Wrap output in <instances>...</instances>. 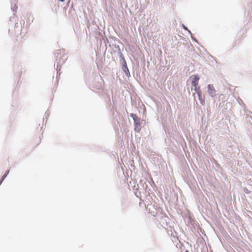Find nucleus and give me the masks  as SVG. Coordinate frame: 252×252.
<instances>
[{
    "label": "nucleus",
    "instance_id": "obj_1",
    "mask_svg": "<svg viewBox=\"0 0 252 252\" xmlns=\"http://www.w3.org/2000/svg\"><path fill=\"white\" fill-rule=\"evenodd\" d=\"M55 58L56 61L54 66H55L56 64V69L58 71L59 67H61L67 60V57L65 55L64 49H62L57 50L55 53Z\"/></svg>",
    "mask_w": 252,
    "mask_h": 252
},
{
    "label": "nucleus",
    "instance_id": "obj_2",
    "mask_svg": "<svg viewBox=\"0 0 252 252\" xmlns=\"http://www.w3.org/2000/svg\"><path fill=\"white\" fill-rule=\"evenodd\" d=\"M33 20V17H31V19H30L29 17H10V21H17L15 23V27L16 28L22 27L23 26H24L25 24V22L26 21V26L30 22H32Z\"/></svg>",
    "mask_w": 252,
    "mask_h": 252
},
{
    "label": "nucleus",
    "instance_id": "obj_3",
    "mask_svg": "<svg viewBox=\"0 0 252 252\" xmlns=\"http://www.w3.org/2000/svg\"><path fill=\"white\" fill-rule=\"evenodd\" d=\"M117 47L119 49V50H120V49L119 48V47L117 46ZM118 56H119V58H120L119 62H120V64L122 65V70H123V71L124 72V73H125V74L126 76L130 77V74L129 69L127 67L126 61L125 60L123 54L122 53V52L120 51H119L118 52Z\"/></svg>",
    "mask_w": 252,
    "mask_h": 252
},
{
    "label": "nucleus",
    "instance_id": "obj_4",
    "mask_svg": "<svg viewBox=\"0 0 252 252\" xmlns=\"http://www.w3.org/2000/svg\"><path fill=\"white\" fill-rule=\"evenodd\" d=\"M208 93L211 97H214L216 95V91L212 84H209L207 86Z\"/></svg>",
    "mask_w": 252,
    "mask_h": 252
},
{
    "label": "nucleus",
    "instance_id": "obj_5",
    "mask_svg": "<svg viewBox=\"0 0 252 252\" xmlns=\"http://www.w3.org/2000/svg\"><path fill=\"white\" fill-rule=\"evenodd\" d=\"M134 126V130L136 132H139L141 130V126H140V119L139 118L135 119L133 121Z\"/></svg>",
    "mask_w": 252,
    "mask_h": 252
},
{
    "label": "nucleus",
    "instance_id": "obj_6",
    "mask_svg": "<svg viewBox=\"0 0 252 252\" xmlns=\"http://www.w3.org/2000/svg\"><path fill=\"white\" fill-rule=\"evenodd\" d=\"M189 79L191 80V84L193 86H198L199 77L197 75H193L190 77Z\"/></svg>",
    "mask_w": 252,
    "mask_h": 252
},
{
    "label": "nucleus",
    "instance_id": "obj_7",
    "mask_svg": "<svg viewBox=\"0 0 252 252\" xmlns=\"http://www.w3.org/2000/svg\"><path fill=\"white\" fill-rule=\"evenodd\" d=\"M68 14L69 16H75V15H76V12L75 11L74 8L73 7L72 5H71L70 7L69 8V9L68 10Z\"/></svg>",
    "mask_w": 252,
    "mask_h": 252
},
{
    "label": "nucleus",
    "instance_id": "obj_8",
    "mask_svg": "<svg viewBox=\"0 0 252 252\" xmlns=\"http://www.w3.org/2000/svg\"><path fill=\"white\" fill-rule=\"evenodd\" d=\"M11 10L13 12V15H14L15 13L17 12V9H18V6L16 5V3L15 2L14 3V7L13 6V3L12 2H11Z\"/></svg>",
    "mask_w": 252,
    "mask_h": 252
},
{
    "label": "nucleus",
    "instance_id": "obj_9",
    "mask_svg": "<svg viewBox=\"0 0 252 252\" xmlns=\"http://www.w3.org/2000/svg\"><path fill=\"white\" fill-rule=\"evenodd\" d=\"M130 116L133 119V121H134L135 119L138 118V117L136 114H134L133 113H131L130 114Z\"/></svg>",
    "mask_w": 252,
    "mask_h": 252
},
{
    "label": "nucleus",
    "instance_id": "obj_10",
    "mask_svg": "<svg viewBox=\"0 0 252 252\" xmlns=\"http://www.w3.org/2000/svg\"><path fill=\"white\" fill-rule=\"evenodd\" d=\"M130 116L133 119V121H134L135 119L138 118V117L136 114H134L133 113H131L130 114Z\"/></svg>",
    "mask_w": 252,
    "mask_h": 252
},
{
    "label": "nucleus",
    "instance_id": "obj_11",
    "mask_svg": "<svg viewBox=\"0 0 252 252\" xmlns=\"http://www.w3.org/2000/svg\"><path fill=\"white\" fill-rule=\"evenodd\" d=\"M9 173V170H7L5 174L2 176V179H4Z\"/></svg>",
    "mask_w": 252,
    "mask_h": 252
},
{
    "label": "nucleus",
    "instance_id": "obj_12",
    "mask_svg": "<svg viewBox=\"0 0 252 252\" xmlns=\"http://www.w3.org/2000/svg\"><path fill=\"white\" fill-rule=\"evenodd\" d=\"M182 27L185 30L187 31L190 34H191L190 31L188 29V28L186 26L183 24Z\"/></svg>",
    "mask_w": 252,
    "mask_h": 252
},
{
    "label": "nucleus",
    "instance_id": "obj_13",
    "mask_svg": "<svg viewBox=\"0 0 252 252\" xmlns=\"http://www.w3.org/2000/svg\"><path fill=\"white\" fill-rule=\"evenodd\" d=\"M199 99V100H200V103H201L202 105H204V104H205V98H200V99Z\"/></svg>",
    "mask_w": 252,
    "mask_h": 252
},
{
    "label": "nucleus",
    "instance_id": "obj_14",
    "mask_svg": "<svg viewBox=\"0 0 252 252\" xmlns=\"http://www.w3.org/2000/svg\"><path fill=\"white\" fill-rule=\"evenodd\" d=\"M199 89H200L199 86H196V87H194V89L193 90L196 92V93H197V92H200V91H199Z\"/></svg>",
    "mask_w": 252,
    "mask_h": 252
},
{
    "label": "nucleus",
    "instance_id": "obj_15",
    "mask_svg": "<svg viewBox=\"0 0 252 252\" xmlns=\"http://www.w3.org/2000/svg\"><path fill=\"white\" fill-rule=\"evenodd\" d=\"M244 191L245 192V193L247 194L250 193V191L246 188H245L244 189Z\"/></svg>",
    "mask_w": 252,
    "mask_h": 252
},
{
    "label": "nucleus",
    "instance_id": "obj_16",
    "mask_svg": "<svg viewBox=\"0 0 252 252\" xmlns=\"http://www.w3.org/2000/svg\"><path fill=\"white\" fill-rule=\"evenodd\" d=\"M197 95L198 96V98L199 99L202 98V95H201V91L199 92H197Z\"/></svg>",
    "mask_w": 252,
    "mask_h": 252
},
{
    "label": "nucleus",
    "instance_id": "obj_17",
    "mask_svg": "<svg viewBox=\"0 0 252 252\" xmlns=\"http://www.w3.org/2000/svg\"><path fill=\"white\" fill-rule=\"evenodd\" d=\"M190 35L191 39L193 40L194 41H195L196 43H198L197 40L192 35L191 33L190 34Z\"/></svg>",
    "mask_w": 252,
    "mask_h": 252
},
{
    "label": "nucleus",
    "instance_id": "obj_18",
    "mask_svg": "<svg viewBox=\"0 0 252 252\" xmlns=\"http://www.w3.org/2000/svg\"><path fill=\"white\" fill-rule=\"evenodd\" d=\"M4 179H2V177H1L0 180V185L1 184V183H2L3 181L4 180Z\"/></svg>",
    "mask_w": 252,
    "mask_h": 252
},
{
    "label": "nucleus",
    "instance_id": "obj_19",
    "mask_svg": "<svg viewBox=\"0 0 252 252\" xmlns=\"http://www.w3.org/2000/svg\"><path fill=\"white\" fill-rule=\"evenodd\" d=\"M65 0H58V1L59 2H64Z\"/></svg>",
    "mask_w": 252,
    "mask_h": 252
},
{
    "label": "nucleus",
    "instance_id": "obj_20",
    "mask_svg": "<svg viewBox=\"0 0 252 252\" xmlns=\"http://www.w3.org/2000/svg\"><path fill=\"white\" fill-rule=\"evenodd\" d=\"M70 0H68L67 2V5H69Z\"/></svg>",
    "mask_w": 252,
    "mask_h": 252
},
{
    "label": "nucleus",
    "instance_id": "obj_21",
    "mask_svg": "<svg viewBox=\"0 0 252 252\" xmlns=\"http://www.w3.org/2000/svg\"><path fill=\"white\" fill-rule=\"evenodd\" d=\"M185 252H189V251L188 250H187Z\"/></svg>",
    "mask_w": 252,
    "mask_h": 252
}]
</instances>
